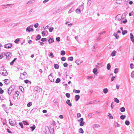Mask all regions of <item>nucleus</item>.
<instances>
[{"label":"nucleus","mask_w":134,"mask_h":134,"mask_svg":"<svg viewBox=\"0 0 134 134\" xmlns=\"http://www.w3.org/2000/svg\"><path fill=\"white\" fill-rule=\"evenodd\" d=\"M69 6H68V5H66L65 6H64L62 7H61L62 9V10H63V9H66V8H67Z\"/></svg>","instance_id":"39"},{"label":"nucleus","mask_w":134,"mask_h":134,"mask_svg":"<svg viewBox=\"0 0 134 134\" xmlns=\"http://www.w3.org/2000/svg\"><path fill=\"white\" fill-rule=\"evenodd\" d=\"M54 29V28L53 27H50V28H49V31L50 32H51Z\"/></svg>","instance_id":"55"},{"label":"nucleus","mask_w":134,"mask_h":134,"mask_svg":"<svg viewBox=\"0 0 134 134\" xmlns=\"http://www.w3.org/2000/svg\"><path fill=\"white\" fill-rule=\"evenodd\" d=\"M19 92H18L16 91L15 92V96L16 97H18L19 96Z\"/></svg>","instance_id":"60"},{"label":"nucleus","mask_w":134,"mask_h":134,"mask_svg":"<svg viewBox=\"0 0 134 134\" xmlns=\"http://www.w3.org/2000/svg\"><path fill=\"white\" fill-rule=\"evenodd\" d=\"M15 86L12 85L9 88L8 90V93L9 95H10L11 93L14 90L15 88Z\"/></svg>","instance_id":"2"},{"label":"nucleus","mask_w":134,"mask_h":134,"mask_svg":"<svg viewBox=\"0 0 134 134\" xmlns=\"http://www.w3.org/2000/svg\"><path fill=\"white\" fill-rule=\"evenodd\" d=\"M122 17L120 14H118L115 17V20L117 21H119L120 24L122 23Z\"/></svg>","instance_id":"1"},{"label":"nucleus","mask_w":134,"mask_h":134,"mask_svg":"<svg viewBox=\"0 0 134 134\" xmlns=\"http://www.w3.org/2000/svg\"><path fill=\"white\" fill-rule=\"evenodd\" d=\"M31 26H30L27 27L26 29V31L27 32H29L33 31V29L31 27Z\"/></svg>","instance_id":"7"},{"label":"nucleus","mask_w":134,"mask_h":134,"mask_svg":"<svg viewBox=\"0 0 134 134\" xmlns=\"http://www.w3.org/2000/svg\"><path fill=\"white\" fill-rule=\"evenodd\" d=\"M36 108H34L33 109H32L31 111V113H32L34 112L35 111H36Z\"/></svg>","instance_id":"44"},{"label":"nucleus","mask_w":134,"mask_h":134,"mask_svg":"<svg viewBox=\"0 0 134 134\" xmlns=\"http://www.w3.org/2000/svg\"><path fill=\"white\" fill-rule=\"evenodd\" d=\"M17 59L16 58H15L10 63V64L11 65H13V64L14 62H15V61Z\"/></svg>","instance_id":"31"},{"label":"nucleus","mask_w":134,"mask_h":134,"mask_svg":"<svg viewBox=\"0 0 134 134\" xmlns=\"http://www.w3.org/2000/svg\"><path fill=\"white\" fill-rule=\"evenodd\" d=\"M5 82L6 85H8L9 83V81L7 79L4 80Z\"/></svg>","instance_id":"24"},{"label":"nucleus","mask_w":134,"mask_h":134,"mask_svg":"<svg viewBox=\"0 0 134 134\" xmlns=\"http://www.w3.org/2000/svg\"><path fill=\"white\" fill-rule=\"evenodd\" d=\"M125 124L127 125H128L130 124V122L129 121L126 120L125 121Z\"/></svg>","instance_id":"42"},{"label":"nucleus","mask_w":134,"mask_h":134,"mask_svg":"<svg viewBox=\"0 0 134 134\" xmlns=\"http://www.w3.org/2000/svg\"><path fill=\"white\" fill-rule=\"evenodd\" d=\"M94 102L93 101H90L88 102H87L86 103L87 105H88L89 104H92Z\"/></svg>","instance_id":"61"},{"label":"nucleus","mask_w":134,"mask_h":134,"mask_svg":"<svg viewBox=\"0 0 134 134\" xmlns=\"http://www.w3.org/2000/svg\"><path fill=\"white\" fill-rule=\"evenodd\" d=\"M131 76L132 78L134 77V71H132L131 73Z\"/></svg>","instance_id":"63"},{"label":"nucleus","mask_w":134,"mask_h":134,"mask_svg":"<svg viewBox=\"0 0 134 134\" xmlns=\"http://www.w3.org/2000/svg\"><path fill=\"white\" fill-rule=\"evenodd\" d=\"M65 95L68 98L70 97V94L68 93H66V94Z\"/></svg>","instance_id":"52"},{"label":"nucleus","mask_w":134,"mask_h":134,"mask_svg":"<svg viewBox=\"0 0 134 134\" xmlns=\"http://www.w3.org/2000/svg\"><path fill=\"white\" fill-rule=\"evenodd\" d=\"M52 74H50L48 76V78L51 82H53L54 81V79L53 78Z\"/></svg>","instance_id":"8"},{"label":"nucleus","mask_w":134,"mask_h":134,"mask_svg":"<svg viewBox=\"0 0 134 134\" xmlns=\"http://www.w3.org/2000/svg\"><path fill=\"white\" fill-rule=\"evenodd\" d=\"M60 81V80L59 78H58L55 81V83H58Z\"/></svg>","instance_id":"37"},{"label":"nucleus","mask_w":134,"mask_h":134,"mask_svg":"<svg viewBox=\"0 0 134 134\" xmlns=\"http://www.w3.org/2000/svg\"><path fill=\"white\" fill-rule=\"evenodd\" d=\"M19 23H13L11 25L13 26H15L19 24Z\"/></svg>","instance_id":"29"},{"label":"nucleus","mask_w":134,"mask_h":134,"mask_svg":"<svg viewBox=\"0 0 134 134\" xmlns=\"http://www.w3.org/2000/svg\"><path fill=\"white\" fill-rule=\"evenodd\" d=\"M116 52L115 51H113L111 54L110 55L112 57L114 56L115 55Z\"/></svg>","instance_id":"17"},{"label":"nucleus","mask_w":134,"mask_h":134,"mask_svg":"<svg viewBox=\"0 0 134 134\" xmlns=\"http://www.w3.org/2000/svg\"><path fill=\"white\" fill-rule=\"evenodd\" d=\"M62 8L61 7L60 8L58 9L57 10H56V12L57 13H58L59 12L61 11L62 10Z\"/></svg>","instance_id":"48"},{"label":"nucleus","mask_w":134,"mask_h":134,"mask_svg":"<svg viewBox=\"0 0 134 134\" xmlns=\"http://www.w3.org/2000/svg\"><path fill=\"white\" fill-rule=\"evenodd\" d=\"M114 101L115 102L117 103H119V100L118 99H117V98H114Z\"/></svg>","instance_id":"41"},{"label":"nucleus","mask_w":134,"mask_h":134,"mask_svg":"<svg viewBox=\"0 0 134 134\" xmlns=\"http://www.w3.org/2000/svg\"><path fill=\"white\" fill-rule=\"evenodd\" d=\"M34 1L33 0H30L27 2L26 5H29L33 3H34Z\"/></svg>","instance_id":"11"},{"label":"nucleus","mask_w":134,"mask_h":134,"mask_svg":"<svg viewBox=\"0 0 134 134\" xmlns=\"http://www.w3.org/2000/svg\"><path fill=\"white\" fill-rule=\"evenodd\" d=\"M100 127V126L99 124H94L93 126V128H98Z\"/></svg>","instance_id":"20"},{"label":"nucleus","mask_w":134,"mask_h":134,"mask_svg":"<svg viewBox=\"0 0 134 134\" xmlns=\"http://www.w3.org/2000/svg\"><path fill=\"white\" fill-rule=\"evenodd\" d=\"M60 38L59 37H58L56 38V41L58 42H59L60 41Z\"/></svg>","instance_id":"56"},{"label":"nucleus","mask_w":134,"mask_h":134,"mask_svg":"<svg viewBox=\"0 0 134 134\" xmlns=\"http://www.w3.org/2000/svg\"><path fill=\"white\" fill-rule=\"evenodd\" d=\"M127 30H125L122 31V34L123 35H124L125 34L127 33Z\"/></svg>","instance_id":"43"},{"label":"nucleus","mask_w":134,"mask_h":134,"mask_svg":"<svg viewBox=\"0 0 134 134\" xmlns=\"http://www.w3.org/2000/svg\"><path fill=\"white\" fill-rule=\"evenodd\" d=\"M65 52L64 51H62L60 52V54L61 55L63 56L65 54Z\"/></svg>","instance_id":"34"},{"label":"nucleus","mask_w":134,"mask_h":134,"mask_svg":"<svg viewBox=\"0 0 134 134\" xmlns=\"http://www.w3.org/2000/svg\"><path fill=\"white\" fill-rule=\"evenodd\" d=\"M54 40L53 38H50L48 40V42L49 43H52L54 42Z\"/></svg>","instance_id":"18"},{"label":"nucleus","mask_w":134,"mask_h":134,"mask_svg":"<svg viewBox=\"0 0 134 134\" xmlns=\"http://www.w3.org/2000/svg\"><path fill=\"white\" fill-rule=\"evenodd\" d=\"M118 72V68H116L115 69L114 73L115 74L117 73Z\"/></svg>","instance_id":"50"},{"label":"nucleus","mask_w":134,"mask_h":134,"mask_svg":"<svg viewBox=\"0 0 134 134\" xmlns=\"http://www.w3.org/2000/svg\"><path fill=\"white\" fill-rule=\"evenodd\" d=\"M83 118H81L78 121L80 123V126H82L85 124V122L83 121Z\"/></svg>","instance_id":"4"},{"label":"nucleus","mask_w":134,"mask_h":134,"mask_svg":"<svg viewBox=\"0 0 134 134\" xmlns=\"http://www.w3.org/2000/svg\"><path fill=\"white\" fill-rule=\"evenodd\" d=\"M23 123L25 125H28L29 124L27 122L25 121H23Z\"/></svg>","instance_id":"40"},{"label":"nucleus","mask_w":134,"mask_h":134,"mask_svg":"<svg viewBox=\"0 0 134 134\" xmlns=\"http://www.w3.org/2000/svg\"><path fill=\"white\" fill-rule=\"evenodd\" d=\"M107 69L108 70H109L110 69L111 67L110 65V63H108L107 65Z\"/></svg>","instance_id":"33"},{"label":"nucleus","mask_w":134,"mask_h":134,"mask_svg":"<svg viewBox=\"0 0 134 134\" xmlns=\"http://www.w3.org/2000/svg\"><path fill=\"white\" fill-rule=\"evenodd\" d=\"M68 60H70L71 61H72L73 60V58L72 57H70L68 58Z\"/></svg>","instance_id":"46"},{"label":"nucleus","mask_w":134,"mask_h":134,"mask_svg":"<svg viewBox=\"0 0 134 134\" xmlns=\"http://www.w3.org/2000/svg\"><path fill=\"white\" fill-rule=\"evenodd\" d=\"M66 103L69 106L71 107L72 104L70 103V100L69 99H68L66 102Z\"/></svg>","instance_id":"14"},{"label":"nucleus","mask_w":134,"mask_h":134,"mask_svg":"<svg viewBox=\"0 0 134 134\" xmlns=\"http://www.w3.org/2000/svg\"><path fill=\"white\" fill-rule=\"evenodd\" d=\"M126 116L125 115H122L120 116V119L122 120H123L126 118Z\"/></svg>","instance_id":"36"},{"label":"nucleus","mask_w":134,"mask_h":134,"mask_svg":"<svg viewBox=\"0 0 134 134\" xmlns=\"http://www.w3.org/2000/svg\"><path fill=\"white\" fill-rule=\"evenodd\" d=\"M79 132L81 133L82 134L84 132V131L82 129L80 128L79 130Z\"/></svg>","instance_id":"32"},{"label":"nucleus","mask_w":134,"mask_h":134,"mask_svg":"<svg viewBox=\"0 0 134 134\" xmlns=\"http://www.w3.org/2000/svg\"><path fill=\"white\" fill-rule=\"evenodd\" d=\"M130 38L131 40V41L133 42H134V36L131 33L130 34Z\"/></svg>","instance_id":"12"},{"label":"nucleus","mask_w":134,"mask_h":134,"mask_svg":"<svg viewBox=\"0 0 134 134\" xmlns=\"http://www.w3.org/2000/svg\"><path fill=\"white\" fill-rule=\"evenodd\" d=\"M120 110L121 112H124L125 110V109L124 107H122L120 109Z\"/></svg>","instance_id":"27"},{"label":"nucleus","mask_w":134,"mask_h":134,"mask_svg":"<svg viewBox=\"0 0 134 134\" xmlns=\"http://www.w3.org/2000/svg\"><path fill=\"white\" fill-rule=\"evenodd\" d=\"M36 126L34 125H33L32 126L30 127V128L31 129V131H33L35 129Z\"/></svg>","instance_id":"15"},{"label":"nucleus","mask_w":134,"mask_h":134,"mask_svg":"<svg viewBox=\"0 0 134 134\" xmlns=\"http://www.w3.org/2000/svg\"><path fill=\"white\" fill-rule=\"evenodd\" d=\"M76 12L77 13H78L79 12V13H81V11L80 10V9H79L77 8L76 9Z\"/></svg>","instance_id":"47"},{"label":"nucleus","mask_w":134,"mask_h":134,"mask_svg":"<svg viewBox=\"0 0 134 134\" xmlns=\"http://www.w3.org/2000/svg\"><path fill=\"white\" fill-rule=\"evenodd\" d=\"M61 59L62 61H65L66 59V58L65 57H63L61 58Z\"/></svg>","instance_id":"54"},{"label":"nucleus","mask_w":134,"mask_h":134,"mask_svg":"<svg viewBox=\"0 0 134 134\" xmlns=\"http://www.w3.org/2000/svg\"><path fill=\"white\" fill-rule=\"evenodd\" d=\"M108 116L109 117V118L110 119H113V117L111 116V114L110 113H108Z\"/></svg>","instance_id":"38"},{"label":"nucleus","mask_w":134,"mask_h":134,"mask_svg":"<svg viewBox=\"0 0 134 134\" xmlns=\"http://www.w3.org/2000/svg\"><path fill=\"white\" fill-rule=\"evenodd\" d=\"M130 66L131 69H133L134 68V65L132 63L130 64Z\"/></svg>","instance_id":"59"},{"label":"nucleus","mask_w":134,"mask_h":134,"mask_svg":"<svg viewBox=\"0 0 134 134\" xmlns=\"http://www.w3.org/2000/svg\"><path fill=\"white\" fill-rule=\"evenodd\" d=\"M50 128L51 129V130L50 131V130H49L50 132L51 133H53L54 132V127H52L51 126Z\"/></svg>","instance_id":"22"},{"label":"nucleus","mask_w":134,"mask_h":134,"mask_svg":"<svg viewBox=\"0 0 134 134\" xmlns=\"http://www.w3.org/2000/svg\"><path fill=\"white\" fill-rule=\"evenodd\" d=\"M54 68L56 69H58L59 68V65L57 64H54Z\"/></svg>","instance_id":"35"},{"label":"nucleus","mask_w":134,"mask_h":134,"mask_svg":"<svg viewBox=\"0 0 134 134\" xmlns=\"http://www.w3.org/2000/svg\"><path fill=\"white\" fill-rule=\"evenodd\" d=\"M121 32L120 30H118L116 33L115 32L114 33L113 35L117 39H118L119 37V36L117 35V34L119 33H121Z\"/></svg>","instance_id":"5"},{"label":"nucleus","mask_w":134,"mask_h":134,"mask_svg":"<svg viewBox=\"0 0 134 134\" xmlns=\"http://www.w3.org/2000/svg\"><path fill=\"white\" fill-rule=\"evenodd\" d=\"M41 38V36L40 35H38L36 37V40L37 41L39 40Z\"/></svg>","instance_id":"21"},{"label":"nucleus","mask_w":134,"mask_h":134,"mask_svg":"<svg viewBox=\"0 0 134 134\" xmlns=\"http://www.w3.org/2000/svg\"><path fill=\"white\" fill-rule=\"evenodd\" d=\"M80 98V96L79 95H76L75 96V98L76 101H78Z\"/></svg>","instance_id":"19"},{"label":"nucleus","mask_w":134,"mask_h":134,"mask_svg":"<svg viewBox=\"0 0 134 134\" xmlns=\"http://www.w3.org/2000/svg\"><path fill=\"white\" fill-rule=\"evenodd\" d=\"M48 32L47 31H42V36H45L46 35V34L48 35Z\"/></svg>","instance_id":"13"},{"label":"nucleus","mask_w":134,"mask_h":134,"mask_svg":"<svg viewBox=\"0 0 134 134\" xmlns=\"http://www.w3.org/2000/svg\"><path fill=\"white\" fill-rule=\"evenodd\" d=\"M27 74V73L25 72H24L22 73L21 74V75L20 76V78L21 79H23V78L22 77V75H23L24 76H26V75Z\"/></svg>","instance_id":"16"},{"label":"nucleus","mask_w":134,"mask_h":134,"mask_svg":"<svg viewBox=\"0 0 134 134\" xmlns=\"http://www.w3.org/2000/svg\"><path fill=\"white\" fill-rule=\"evenodd\" d=\"M32 105V103L31 102H30L29 103L27 104V106L28 107H30Z\"/></svg>","instance_id":"51"},{"label":"nucleus","mask_w":134,"mask_h":134,"mask_svg":"<svg viewBox=\"0 0 134 134\" xmlns=\"http://www.w3.org/2000/svg\"><path fill=\"white\" fill-rule=\"evenodd\" d=\"M9 121L10 124L12 126H14L16 124V121L13 119H9Z\"/></svg>","instance_id":"3"},{"label":"nucleus","mask_w":134,"mask_h":134,"mask_svg":"<svg viewBox=\"0 0 134 134\" xmlns=\"http://www.w3.org/2000/svg\"><path fill=\"white\" fill-rule=\"evenodd\" d=\"M6 70L4 67L2 66L1 67L0 72H1L2 71H3L4 70Z\"/></svg>","instance_id":"26"},{"label":"nucleus","mask_w":134,"mask_h":134,"mask_svg":"<svg viewBox=\"0 0 134 134\" xmlns=\"http://www.w3.org/2000/svg\"><path fill=\"white\" fill-rule=\"evenodd\" d=\"M4 55H3L2 54H0V59L2 58H3L4 57Z\"/></svg>","instance_id":"57"},{"label":"nucleus","mask_w":134,"mask_h":134,"mask_svg":"<svg viewBox=\"0 0 134 134\" xmlns=\"http://www.w3.org/2000/svg\"><path fill=\"white\" fill-rule=\"evenodd\" d=\"M12 46V44L11 43H9L4 45V47L5 48L9 49Z\"/></svg>","instance_id":"6"},{"label":"nucleus","mask_w":134,"mask_h":134,"mask_svg":"<svg viewBox=\"0 0 134 134\" xmlns=\"http://www.w3.org/2000/svg\"><path fill=\"white\" fill-rule=\"evenodd\" d=\"M11 55V54L10 52H7L6 55V56L7 57V59H9L10 58Z\"/></svg>","instance_id":"9"},{"label":"nucleus","mask_w":134,"mask_h":134,"mask_svg":"<svg viewBox=\"0 0 134 134\" xmlns=\"http://www.w3.org/2000/svg\"><path fill=\"white\" fill-rule=\"evenodd\" d=\"M115 123L116 124V125H115V127H120V125L118 124V123L116 122H115Z\"/></svg>","instance_id":"58"},{"label":"nucleus","mask_w":134,"mask_h":134,"mask_svg":"<svg viewBox=\"0 0 134 134\" xmlns=\"http://www.w3.org/2000/svg\"><path fill=\"white\" fill-rule=\"evenodd\" d=\"M84 7L83 5H81L79 6V8L80 9L83 10V9Z\"/></svg>","instance_id":"45"},{"label":"nucleus","mask_w":134,"mask_h":134,"mask_svg":"<svg viewBox=\"0 0 134 134\" xmlns=\"http://www.w3.org/2000/svg\"><path fill=\"white\" fill-rule=\"evenodd\" d=\"M97 69L95 68L93 69V72L94 74L96 75L97 74Z\"/></svg>","instance_id":"23"},{"label":"nucleus","mask_w":134,"mask_h":134,"mask_svg":"<svg viewBox=\"0 0 134 134\" xmlns=\"http://www.w3.org/2000/svg\"><path fill=\"white\" fill-rule=\"evenodd\" d=\"M122 0H117L116 3L118 4H120L122 3Z\"/></svg>","instance_id":"28"},{"label":"nucleus","mask_w":134,"mask_h":134,"mask_svg":"<svg viewBox=\"0 0 134 134\" xmlns=\"http://www.w3.org/2000/svg\"><path fill=\"white\" fill-rule=\"evenodd\" d=\"M74 11V10L72 9V8H71L70 9L69 11H68V13H71L72 12Z\"/></svg>","instance_id":"64"},{"label":"nucleus","mask_w":134,"mask_h":134,"mask_svg":"<svg viewBox=\"0 0 134 134\" xmlns=\"http://www.w3.org/2000/svg\"><path fill=\"white\" fill-rule=\"evenodd\" d=\"M0 73L3 75L5 76H7L8 74V72L6 70H4L3 71Z\"/></svg>","instance_id":"10"},{"label":"nucleus","mask_w":134,"mask_h":134,"mask_svg":"<svg viewBox=\"0 0 134 134\" xmlns=\"http://www.w3.org/2000/svg\"><path fill=\"white\" fill-rule=\"evenodd\" d=\"M101 38V37L100 36H99L98 37L96 38L97 40L98 41L100 40Z\"/></svg>","instance_id":"53"},{"label":"nucleus","mask_w":134,"mask_h":134,"mask_svg":"<svg viewBox=\"0 0 134 134\" xmlns=\"http://www.w3.org/2000/svg\"><path fill=\"white\" fill-rule=\"evenodd\" d=\"M20 41L19 39V38H17L14 41L15 43H16Z\"/></svg>","instance_id":"49"},{"label":"nucleus","mask_w":134,"mask_h":134,"mask_svg":"<svg viewBox=\"0 0 134 134\" xmlns=\"http://www.w3.org/2000/svg\"><path fill=\"white\" fill-rule=\"evenodd\" d=\"M108 91V90L107 88H105L103 90V92L105 93L106 94Z\"/></svg>","instance_id":"30"},{"label":"nucleus","mask_w":134,"mask_h":134,"mask_svg":"<svg viewBox=\"0 0 134 134\" xmlns=\"http://www.w3.org/2000/svg\"><path fill=\"white\" fill-rule=\"evenodd\" d=\"M41 40L42 42H45L47 41V39L46 38H42Z\"/></svg>","instance_id":"62"},{"label":"nucleus","mask_w":134,"mask_h":134,"mask_svg":"<svg viewBox=\"0 0 134 134\" xmlns=\"http://www.w3.org/2000/svg\"><path fill=\"white\" fill-rule=\"evenodd\" d=\"M34 90L35 91H38L40 90V88L38 86L36 87L35 88Z\"/></svg>","instance_id":"25"}]
</instances>
